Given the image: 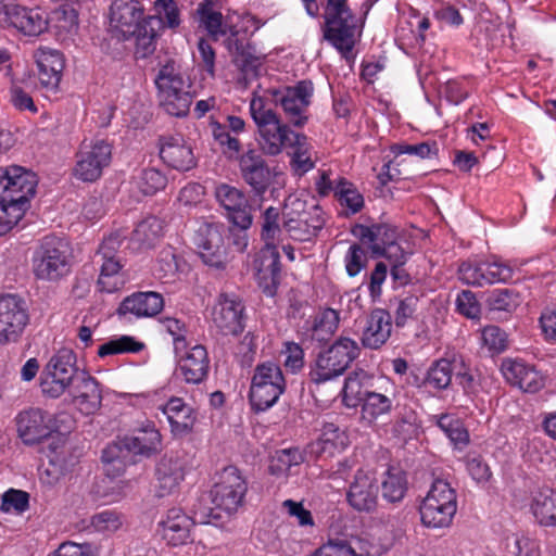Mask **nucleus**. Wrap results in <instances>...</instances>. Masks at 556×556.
<instances>
[{
	"label": "nucleus",
	"mask_w": 556,
	"mask_h": 556,
	"mask_svg": "<svg viewBox=\"0 0 556 556\" xmlns=\"http://www.w3.org/2000/svg\"><path fill=\"white\" fill-rule=\"evenodd\" d=\"M34 274L38 279L58 280L70 271L67 243L55 236H46L34 256Z\"/></svg>",
	"instance_id": "nucleus-11"
},
{
	"label": "nucleus",
	"mask_w": 556,
	"mask_h": 556,
	"mask_svg": "<svg viewBox=\"0 0 556 556\" xmlns=\"http://www.w3.org/2000/svg\"><path fill=\"white\" fill-rule=\"evenodd\" d=\"M153 22H156L155 16H148L134 34H129V38H136L137 58H147L155 51L157 33Z\"/></svg>",
	"instance_id": "nucleus-41"
},
{
	"label": "nucleus",
	"mask_w": 556,
	"mask_h": 556,
	"mask_svg": "<svg viewBox=\"0 0 556 556\" xmlns=\"http://www.w3.org/2000/svg\"><path fill=\"white\" fill-rule=\"evenodd\" d=\"M250 112L257 126L260 146L267 155H278L283 148H291L290 166L298 175L314 168L311 157L312 146L304 134L294 132L271 109L266 108L261 99L252 100Z\"/></svg>",
	"instance_id": "nucleus-1"
},
{
	"label": "nucleus",
	"mask_w": 556,
	"mask_h": 556,
	"mask_svg": "<svg viewBox=\"0 0 556 556\" xmlns=\"http://www.w3.org/2000/svg\"><path fill=\"white\" fill-rule=\"evenodd\" d=\"M224 224L214 222L202 223L194 232L193 243L204 264L216 269H225L229 262L228 245L225 243Z\"/></svg>",
	"instance_id": "nucleus-13"
},
{
	"label": "nucleus",
	"mask_w": 556,
	"mask_h": 556,
	"mask_svg": "<svg viewBox=\"0 0 556 556\" xmlns=\"http://www.w3.org/2000/svg\"><path fill=\"white\" fill-rule=\"evenodd\" d=\"M501 371L506 381L523 392L535 393L544 387L543 376L531 365L520 359H503Z\"/></svg>",
	"instance_id": "nucleus-24"
},
{
	"label": "nucleus",
	"mask_w": 556,
	"mask_h": 556,
	"mask_svg": "<svg viewBox=\"0 0 556 556\" xmlns=\"http://www.w3.org/2000/svg\"><path fill=\"white\" fill-rule=\"evenodd\" d=\"M304 462L303 453L296 448H286L277 451L273 456L268 470L273 476L288 475L291 467L299 466Z\"/></svg>",
	"instance_id": "nucleus-44"
},
{
	"label": "nucleus",
	"mask_w": 556,
	"mask_h": 556,
	"mask_svg": "<svg viewBox=\"0 0 556 556\" xmlns=\"http://www.w3.org/2000/svg\"><path fill=\"white\" fill-rule=\"evenodd\" d=\"M143 349L144 344L137 341L134 337L122 336L101 344L98 349V356L105 357L125 353H138Z\"/></svg>",
	"instance_id": "nucleus-46"
},
{
	"label": "nucleus",
	"mask_w": 556,
	"mask_h": 556,
	"mask_svg": "<svg viewBox=\"0 0 556 556\" xmlns=\"http://www.w3.org/2000/svg\"><path fill=\"white\" fill-rule=\"evenodd\" d=\"M238 162L242 180L262 199L273 182V172L263 154L255 149H249L240 155Z\"/></svg>",
	"instance_id": "nucleus-16"
},
{
	"label": "nucleus",
	"mask_w": 556,
	"mask_h": 556,
	"mask_svg": "<svg viewBox=\"0 0 556 556\" xmlns=\"http://www.w3.org/2000/svg\"><path fill=\"white\" fill-rule=\"evenodd\" d=\"M28 321V307L23 298L0 295V343L17 341Z\"/></svg>",
	"instance_id": "nucleus-15"
},
{
	"label": "nucleus",
	"mask_w": 556,
	"mask_h": 556,
	"mask_svg": "<svg viewBox=\"0 0 556 556\" xmlns=\"http://www.w3.org/2000/svg\"><path fill=\"white\" fill-rule=\"evenodd\" d=\"M339 313L332 308H326L315 315L309 328L311 338L319 343L327 342L339 327Z\"/></svg>",
	"instance_id": "nucleus-40"
},
{
	"label": "nucleus",
	"mask_w": 556,
	"mask_h": 556,
	"mask_svg": "<svg viewBox=\"0 0 556 556\" xmlns=\"http://www.w3.org/2000/svg\"><path fill=\"white\" fill-rule=\"evenodd\" d=\"M92 527L100 532H114L122 526L119 516L112 510H104L92 516Z\"/></svg>",
	"instance_id": "nucleus-63"
},
{
	"label": "nucleus",
	"mask_w": 556,
	"mask_h": 556,
	"mask_svg": "<svg viewBox=\"0 0 556 556\" xmlns=\"http://www.w3.org/2000/svg\"><path fill=\"white\" fill-rule=\"evenodd\" d=\"M334 195L341 205H345L354 214L359 212L364 206L363 195L344 178H341L336 185Z\"/></svg>",
	"instance_id": "nucleus-49"
},
{
	"label": "nucleus",
	"mask_w": 556,
	"mask_h": 556,
	"mask_svg": "<svg viewBox=\"0 0 556 556\" xmlns=\"http://www.w3.org/2000/svg\"><path fill=\"white\" fill-rule=\"evenodd\" d=\"M101 261L102 265L98 285L101 291L112 293L118 290L119 281L116 276L122 269V264L117 257L101 258Z\"/></svg>",
	"instance_id": "nucleus-48"
},
{
	"label": "nucleus",
	"mask_w": 556,
	"mask_h": 556,
	"mask_svg": "<svg viewBox=\"0 0 556 556\" xmlns=\"http://www.w3.org/2000/svg\"><path fill=\"white\" fill-rule=\"evenodd\" d=\"M243 309L244 306L238 298L222 293L213 307V323L223 334L238 336L244 328Z\"/></svg>",
	"instance_id": "nucleus-21"
},
{
	"label": "nucleus",
	"mask_w": 556,
	"mask_h": 556,
	"mask_svg": "<svg viewBox=\"0 0 556 556\" xmlns=\"http://www.w3.org/2000/svg\"><path fill=\"white\" fill-rule=\"evenodd\" d=\"M531 510L540 526L556 527V491L541 489L532 500Z\"/></svg>",
	"instance_id": "nucleus-34"
},
{
	"label": "nucleus",
	"mask_w": 556,
	"mask_h": 556,
	"mask_svg": "<svg viewBox=\"0 0 556 556\" xmlns=\"http://www.w3.org/2000/svg\"><path fill=\"white\" fill-rule=\"evenodd\" d=\"M362 408L365 418L377 419L379 416L390 413L392 401L381 393L366 392Z\"/></svg>",
	"instance_id": "nucleus-50"
},
{
	"label": "nucleus",
	"mask_w": 556,
	"mask_h": 556,
	"mask_svg": "<svg viewBox=\"0 0 556 556\" xmlns=\"http://www.w3.org/2000/svg\"><path fill=\"white\" fill-rule=\"evenodd\" d=\"M372 258L384 257L390 266L395 264H406L409 253L395 240L392 243L379 247L378 244L368 245Z\"/></svg>",
	"instance_id": "nucleus-53"
},
{
	"label": "nucleus",
	"mask_w": 556,
	"mask_h": 556,
	"mask_svg": "<svg viewBox=\"0 0 556 556\" xmlns=\"http://www.w3.org/2000/svg\"><path fill=\"white\" fill-rule=\"evenodd\" d=\"M73 350L61 349L53 355L40 375L43 395L58 399L71 387L80 369Z\"/></svg>",
	"instance_id": "nucleus-10"
},
{
	"label": "nucleus",
	"mask_w": 556,
	"mask_h": 556,
	"mask_svg": "<svg viewBox=\"0 0 556 556\" xmlns=\"http://www.w3.org/2000/svg\"><path fill=\"white\" fill-rule=\"evenodd\" d=\"M215 197L226 210L227 217L233 227L249 229L253 222L252 206L243 191L227 184L215 189Z\"/></svg>",
	"instance_id": "nucleus-18"
},
{
	"label": "nucleus",
	"mask_w": 556,
	"mask_h": 556,
	"mask_svg": "<svg viewBox=\"0 0 556 556\" xmlns=\"http://www.w3.org/2000/svg\"><path fill=\"white\" fill-rule=\"evenodd\" d=\"M144 16L142 4L137 0H114L110 7L111 25L118 29L125 39H129V34H134L143 21Z\"/></svg>",
	"instance_id": "nucleus-23"
},
{
	"label": "nucleus",
	"mask_w": 556,
	"mask_h": 556,
	"mask_svg": "<svg viewBox=\"0 0 556 556\" xmlns=\"http://www.w3.org/2000/svg\"><path fill=\"white\" fill-rule=\"evenodd\" d=\"M283 227L291 238L305 242L317 236L324 227V220L317 218L316 224H308L307 218H289L285 220Z\"/></svg>",
	"instance_id": "nucleus-45"
},
{
	"label": "nucleus",
	"mask_w": 556,
	"mask_h": 556,
	"mask_svg": "<svg viewBox=\"0 0 556 556\" xmlns=\"http://www.w3.org/2000/svg\"><path fill=\"white\" fill-rule=\"evenodd\" d=\"M161 106L166 113L176 117L188 114L192 103L191 83L181 73L174 60H167L161 66L155 79Z\"/></svg>",
	"instance_id": "nucleus-5"
},
{
	"label": "nucleus",
	"mask_w": 556,
	"mask_h": 556,
	"mask_svg": "<svg viewBox=\"0 0 556 556\" xmlns=\"http://www.w3.org/2000/svg\"><path fill=\"white\" fill-rule=\"evenodd\" d=\"M379 484L374 472L358 469L346 492V502L358 513H372L378 506Z\"/></svg>",
	"instance_id": "nucleus-17"
},
{
	"label": "nucleus",
	"mask_w": 556,
	"mask_h": 556,
	"mask_svg": "<svg viewBox=\"0 0 556 556\" xmlns=\"http://www.w3.org/2000/svg\"><path fill=\"white\" fill-rule=\"evenodd\" d=\"M29 507V494L23 490L9 489L2 494L0 509L4 513L23 514Z\"/></svg>",
	"instance_id": "nucleus-56"
},
{
	"label": "nucleus",
	"mask_w": 556,
	"mask_h": 556,
	"mask_svg": "<svg viewBox=\"0 0 556 556\" xmlns=\"http://www.w3.org/2000/svg\"><path fill=\"white\" fill-rule=\"evenodd\" d=\"M17 432L27 445H34L49 438L55 430L53 416L41 408H29L16 417Z\"/></svg>",
	"instance_id": "nucleus-19"
},
{
	"label": "nucleus",
	"mask_w": 556,
	"mask_h": 556,
	"mask_svg": "<svg viewBox=\"0 0 556 556\" xmlns=\"http://www.w3.org/2000/svg\"><path fill=\"white\" fill-rule=\"evenodd\" d=\"M438 426L455 446H464L469 442L468 431L459 419L444 414L438 419Z\"/></svg>",
	"instance_id": "nucleus-47"
},
{
	"label": "nucleus",
	"mask_w": 556,
	"mask_h": 556,
	"mask_svg": "<svg viewBox=\"0 0 556 556\" xmlns=\"http://www.w3.org/2000/svg\"><path fill=\"white\" fill-rule=\"evenodd\" d=\"M482 341L490 351L500 353L507 348V336L498 326L490 325L482 330Z\"/></svg>",
	"instance_id": "nucleus-61"
},
{
	"label": "nucleus",
	"mask_w": 556,
	"mask_h": 556,
	"mask_svg": "<svg viewBox=\"0 0 556 556\" xmlns=\"http://www.w3.org/2000/svg\"><path fill=\"white\" fill-rule=\"evenodd\" d=\"M392 331V316L383 308H375L367 317L361 338L366 349L378 350L389 340Z\"/></svg>",
	"instance_id": "nucleus-28"
},
{
	"label": "nucleus",
	"mask_w": 556,
	"mask_h": 556,
	"mask_svg": "<svg viewBox=\"0 0 556 556\" xmlns=\"http://www.w3.org/2000/svg\"><path fill=\"white\" fill-rule=\"evenodd\" d=\"M70 388L71 394L80 406L81 412L92 414L100 408L102 393L99 382L87 371L80 370Z\"/></svg>",
	"instance_id": "nucleus-29"
},
{
	"label": "nucleus",
	"mask_w": 556,
	"mask_h": 556,
	"mask_svg": "<svg viewBox=\"0 0 556 556\" xmlns=\"http://www.w3.org/2000/svg\"><path fill=\"white\" fill-rule=\"evenodd\" d=\"M365 543L359 538L329 539L311 556H370Z\"/></svg>",
	"instance_id": "nucleus-35"
},
{
	"label": "nucleus",
	"mask_w": 556,
	"mask_h": 556,
	"mask_svg": "<svg viewBox=\"0 0 556 556\" xmlns=\"http://www.w3.org/2000/svg\"><path fill=\"white\" fill-rule=\"evenodd\" d=\"M179 371L187 383L202 382L208 372L210 359L203 345H194L179 359Z\"/></svg>",
	"instance_id": "nucleus-32"
},
{
	"label": "nucleus",
	"mask_w": 556,
	"mask_h": 556,
	"mask_svg": "<svg viewBox=\"0 0 556 556\" xmlns=\"http://www.w3.org/2000/svg\"><path fill=\"white\" fill-rule=\"evenodd\" d=\"M491 311L513 313L522 302L520 293L515 288L493 290L488 296Z\"/></svg>",
	"instance_id": "nucleus-43"
},
{
	"label": "nucleus",
	"mask_w": 556,
	"mask_h": 556,
	"mask_svg": "<svg viewBox=\"0 0 556 556\" xmlns=\"http://www.w3.org/2000/svg\"><path fill=\"white\" fill-rule=\"evenodd\" d=\"M425 500H433L443 505L452 506L457 509L456 493L450 483L442 479H435L425 497Z\"/></svg>",
	"instance_id": "nucleus-58"
},
{
	"label": "nucleus",
	"mask_w": 556,
	"mask_h": 556,
	"mask_svg": "<svg viewBox=\"0 0 556 556\" xmlns=\"http://www.w3.org/2000/svg\"><path fill=\"white\" fill-rule=\"evenodd\" d=\"M191 513V516H187L180 508H170L166 519L159 523L161 535L168 545L179 546L191 542L192 525H207L211 523L212 517H218L212 509L201 508L197 504L193 505Z\"/></svg>",
	"instance_id": "nucleus-12"
},
{
	"label": "nucleus",
	"mask_w": 556,
	"mask_h": 556,
	"mask_svg": "<svg viewBox=\"0 0 556 556\" xmlns=\"http://www.w3.org/2000/svg\"><path fill=\"white\" fill-rule=\"evenodd\" d=\"M419 513L425 527L439 529L446 528L452 523L456 508L424 498L419 506Z\"/></svg>",
	"instance_id": "nucleus-36"
},
{
	"label": "nucleus",
	"mask_w": 556,
	"mask_h": 556,
	"mask_svg": "<svg viewBox=\"0 0 556 556\" xmlns=\"http://www.w3.org/2000/svg\"><path fill=\"white\" fill-rule=\"evenodd\" d=\"M247 491L248 483L240 470L235 466H227L216 473L215 482L210 491V498L214 507L203 505L202 500H199L197 505L201 508L212 509L218 516L217 518L212 517V522L222 518L220 511L228 516L237 513L243 505Z\"/></svg>",
	"instance_id": "nucleus-7"
},
{
	"label": "nucleus",
	"mask_w": 556,
	"mask_h": 556,
	"mask_svg": "<svg viewBox=\"0 0 556 556\" xmlns=\"http://www.w3.org/2000/svg\"><path fill=\"white\" fill-rule=\"evenodd\" d=\"M457 367V359L455 358L453 361L446 358L435 361L428 369L422 383L437 390H445L450 387Z\"/></svg>",
	"instance_id": "nucleus-39"
},
{
	"label": "nucleus",
	"mask_w": 556,
	"mask_h": 556,
	"mask_svg": "<svg viewBox=\"0 0 556 556\" xmlns=\"http://www.w3.org/2000/svg\"><path fill=\"white\" fill-rule=\"evenodd\" d=\"M459 271L468 283L479 286H482L483 281L488 283L507 282L514 275L513 268L501 262H493L479 266L463 264Z\"/></svg>",
	"instance_id": "nucleus-31"
},
{
	"label": "nucleus",
	"mask_w": 556,
	"mask_h": 556,
	"mask_svg": "<svg viewBox=\"0 0 556 556\" xmlns=\"http://www.w3.org/2000/svg\"><path fill=\"white\" fill-rule=\"evenodd\" d=\"M163 222L156 216H148L142 219L131 233V241L139 249H150L162 237Z\"/></svg>",
	"instance_id": "nucleus-37"
},
{
	"label": "nucleus",
	"mask_w": 556,
	"mask_h": 556,
	"mask_svg": "<svg viewBox=\"0 0 556 556\" xmlns=\"http://www.w3.org/2000/svg\"><path fill=\"white\" fill-rule=\"evenodd\" d=\"M213 137L219 143L223 154L228 160H239L241 143L236 137L229 134L226 125L219 123L213 124Z\"/></svg>",
	"instance_id": "nucleus-51"
},
{
	"label": "nucleus",
	"mask_w": 556,
	"mask_h": 556,
	"mask_svg": "<svg viewBox=\"0 0 556 556\" xmlns=\"http://www.w3.org/2000/svg\"><path fill=\"white\" fill-rule=\"evenodd\" d=\"M352 233L363 243L368 245H387L399 239L400 232L396 226L388 223H377L371 226L356 224L352 228Z\"/></svg>",
	"instance_id": "nucleus-33"
},
{
	"label": "nucleus",
	"mask_w": 556,
	"mask_h": 556,
	"mask_svg": "<svg viewBox=\"0 0 556 556\" xmlns=\"http://www.w3.org/2000/svg\"><path fill=\"white\" fill-rule=\"evenodd\" d=\"M155 270L161 280L170 282L175 280L177 274L181 270V264L173 251L164 250L160 254Z\"/></svg>",
	"instance_id": "nucleus-54"
},
{
	"label": "nucleus",
	"mask_w": 556,
	"mask_h": 556,
	"mask_svg": "<svg viewBox=\"0 0 556 556\" xmlns=\"http://www.w3.org/2000/svg\"><path fill=\"white\" fill-rule=\"evenodd\" d=\"M159 142L160 157L168 167L188 172L197 166L192 149L186 144L182 136H162Z\"/></svg>",
	"instance_id": "nucleus-22"
},
{
	"label": "nucleus",
	"mask_w": 556,
	"mask_h": 556,
	"mask_svg": "<svg viewBox=\"0 0 556 556\" xmlns=\"http://www.w3.org/2000/svg\"><path fill=\"white\" fill-rule=\"evenodd\" d=\"M154 9L159 17H155L157 22H153V24L157 26L165 24L169 28L179 26V9L175 0H156L154 2Z\"/></svg>",
	"instance_id": "nucleus-55"
},
{
	"label": "nucleus",
	"mask_w": 556,
	"mask_h": 556,
	"mask_svg": "<svg viewBox=\"0 0 556 556\" xmlns=\"http://www.w3.org/2000/svg\"><path fill=\"white\" fill-rule=\"evenodd\" d=\"M166 185L167 178L156 168L142 169L137 179V186L144 195H153L164 189Z\"/></svg>",
	"instance_id": "nucleus-52"
},
{
	"label": "nucleus",
	"mask_w": 556,
	"mask_h": 556,
	"mask_svg": "<svg viewBox=\"0 0 556 556\" xmlns=\"http://www.w3.org/2000/svg\"><path fill=\"white\" fill-rule=\"evenodd\" d=\"M456 307L462 315L468 318H477L481 312L475 293L469 290H464L457 295Z\"/></svg>",
	"instance_id": "nucleus-62"
},
{
	"label": "nucleus",
	"mask_w": 556,
	"mask_h": 556,
	"mask_svg": "<svg viewBox=\"0 0 556 556\" xmlns=\"http://www.w3.org/2000/svg\"><path fill=\"white\" fill-rule=\"evenodd\" d=\"M25 36H39L48 29V18L38 8H26L13 3L4 21Z\"/></svg>",
	"instance_id": "nucleus-27"
},
{
	"label": "nucleus",
	"mask_w": 556,
	"mask_h": 556,
	"mask_svg": "<svg viewBox=\"0 0 556 556\" xmlns=\"http://www.w3.org/2000/svg\"><path fill=\"white\" fill-rule=\"evenodd\" d=\"M157 495L163 497L174 493L185 479V463L173 453L164 454L155 467Z\"/></svg>",
	"instance_id": "nucleus-26"
},
{
	"label": "nucleus",
	"mask_w": 556,
	"mask_h": 556,
	"mask_svg": "<svg viewBox=\"0 0 556 556\" xmlns=\"http://www.w3.org/2000/svg\"><path fill=\"white\" fill-rule=\"evenodd\" d=\"M359 354L361 348L354 340L338 338L330 346L316 354L311 364V381L320 384L342 376Z\"/></svg>",
	"instance_id": "nucleus-6"
},
{
	"label": "nucleus",
	"mask_w": 556,
	"mask_h": 556,
	"mask_svg": "<svg viewBox=\"0 0 556 556\" xmlns=\"http://www.w3.org/2000/svg\"><path fill=\"white\" fill-rule=\"evenodd\" d=\"M77 154V162L74 168L75 176L83 181H96L102 175V170L111 162L112 148L104 140H97L93 144Z\"/></svg>",
	"instance_id": "nucleus-20"
},
{
	"label": "nucleus",
	"mask_w": 556,
	"mask_h": 556,
	"mask_svg": "<svg viewBox=\"0 0 556 556\" xmlns=\"http://www.w3.org/2000/svg\"><path fill=\"white\" fill-rule=\"evenodd\" d=\"M324 18L323 38L349 60L356 42V24L348 0H328Z\"/></svg>",
	"instance_id": "nucleus-8"
},
{
	"label": "nucleus",
	"mask_w": 556,
	"mask_h": 556,
	"mask_svg": "<svg viewBox=\"0 0 556 556\" xmlns=\"http://www.w3.org/2000/svg\"><path fill=\"white\" fill-rule=\"evenodd\" d=\"M313 91L314 87L311 80H301L294 86L273 89L269 92L273 96V101L282 106L289 123L301 128L307 122V116L303 113L311 103Z\"/></svg>",
	"instance_id": "nucleus-14"
},
{
	"label": "nucleus",
	"mask_w": 556,
	"mask_h": 556,
	"mask_svg": "<svg viewBox=\"0 0 556 556\" xmlns=\"http://www.w3.org/2000/svg\"><path fill=\"white\" fill-rule=\"evenodd\" d=\"M37 185V175L25 167H0V236L22 219L29 208Z\"/></svg>",
	"instance_id": "nucleus-3"
},
{
	"label": "nucleus",
	"mask_w": 556,
	"mask_h": 556,
	"mask_svg": "<svg viewBox=\"0 0 556 556\" xmlns=\"http://www.w3.org/2000/svg\"><path fill=\"white\" fill-rule=\"evenodd\" d=\"M382 497L390 503L401 502L407 491L406 476L402 470L388 469L381 481Z\"/></svg>",
	"instance_id": "nucleus-42"
},
{
	"label": "nucleus",
	"mask_w": 556,
	"mask_h": 556,
	"mask_svg": "<svg viewBox=\"0 0 556 556\" xmlns=\"http://www.w3.org/2000/svg\"><path fill=\"white\" fill-rule=\"evenodd\" d=\"M164 307L161 293L154 291L135 292L126 296L117 308L119 316L132 314L136 317H153Z\"/></svg>",
	"instance_id": "nucleus-30"
},
{
	"label": "nucleus",
	"mask_w": 556,
	"mask_h": 556,
	"mask_svg": "<svg viewBox=\"0 0 556 556\" xmlns=\"http://www.w3.org/2000/svg\"><path fill=\"white\" fill-rule=\"evenodd\" d=\"M173 431L186 432L192 428V409L179 397L170 399L163 408Z\"/></svg>",
	"instance_id": "nucleus-38"
},
{
	"label": "nucleus",
	"mask_w": 556,
	"mask_h": 556,
	"mask_svg": "<svg viewBox=\"0 0 556 556\" xmlns=\"http://www.w3.org/2000/svg\"><path fill=\"white\" fill-rule=\"evenodd\" d=\"M161 434L153 424L138 429L132 435L118 438L103 451L101 459L112 466L114 476L121 475L126 466L136 463V456L151 457L159 451Z\"/></svg>",
	"instance_id": "nucleus-4"
},
{
	"label": "nucleus",
	"mask_w": 556,
	"mask_h": 556,
	"mask_svg": "<svg viewBox=\"0 0 556 556\" xmlns=\"http://www.w3.org/2000/svg\"><path fill=\"white\" fill-rule=\"evenodd\" d=\"M391 152L395 154V156L402 154H410L417 155L420 159L430 157L431 155H438V144L435 142H420L418 144H408V143H395L391 146Z\"/></svg>",
	"instance_id": "nucleus-59"
},
{
	"label": "nucleus",
	"mask_w": 556,
	"mask_h": 556,
	"mask_svg": "<svg viewBox=\"0 0 556 556\" xmlns=\"http://www.w3.org/2000/svg\"><path fill=\"white\" fill-rule=\"evenodd\" d=\"M34 58L38 70L47 71V68H50L51 73H53V71L62 73L64 70L65 61L59 50L39 48L35 51Z\"/></svg>",
	"instance_id": "nucleus-57"
},
{
	"label": "nucleus",
	"mask_w": 556,
	"mask_h": 556,
	"mask_svg": "<svg viewBox=\"0 0 556 556\" xmlns=\"http://www.w3.org/2000/svg\"><path fill=\"white\" fill-rule=\"evenodd\" d=\"M286 386L279 365L273 362L256 365L249 391L252 410L258 414L273 407L285 392Z\"/></svg>",
	"instance_id": "nucleus-9"
},
{
	"label": "nucleus",
	"mask_w": 556,
	"mask_h": 556,
	"mask_svg": "<svg viewBox=\"0 0 556 556\" xmlns=\"http://www.w3.org/2000/svg\"><path fill=\"white\" fill-rule=\"evenodd\" d=\"M262 217V239L266 242L265 247H267L268 244L274 245L273 241L276 238V236L280 232V227L278 224L279 211L278 208L270 206L265 210Z\"/></svg>",
	"instance_id": "nucleus-60"
},
{
	"label": "nucleus",
	"mask_w": 556,
	"mask_h": 556,
	"mask_svg": "<svg viewBox=\"0 0 556 556\" xmlns=\"http://www.w3.org/2000/svg\"><path fill=\"white\" fill-rule=\"evenodd\" d=\"M214 0H204L198 8L201 21L214 40L226 36L224 45L231 56L232 64L244 79L260 76L262 58L256 55L255 47L247 37L245 30H240L224 21L223 14L213 10Z\"/></svg>",
	"instance_id": "nucleus-2"
},
{
	"label": "nucleus",
	"mask_w": 556,
	"mask_h": 556,
	"mask_svg": "<svg viewBox=\"0 0 556 556\" xmlns=\"http://www.w3.org/2000/svg\"><path fill=\"white\" fill-rule=\"evenodd\" d=\"M257 263V281L268 296H274L281 281L280 255L275 245H267L260 252Z\"/></svg>",
	"instance_id": "nucleus-25"
},
{
	"label": "nucleus",
	"mask_w": 556,
	"mask_h": 556,
	"mask_svg": "<svg viewBox=\"0 0 556 556\" xmlns=\"http://www.w3.org/2000/svg\"><path fill=\"white\" fill-rule=\"evenodd\" d=\"M457 365L458 367L454 372L456 381L466 394L475 393L479 383L472 369L468 367L463 359L457 361Z\"/></svg>",
	"instance_id": "nucleus-64"
}]
</instances>
